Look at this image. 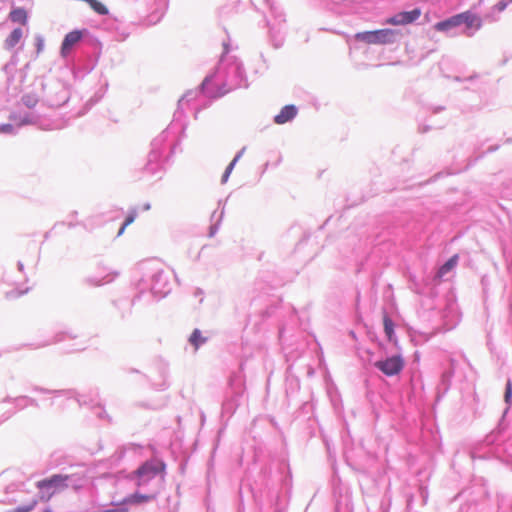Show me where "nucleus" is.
<instances>
[{
  "instance_id": "nucleus-8",
  "label": "nucleus",
  "mask_w": 512,
  "mask_h": 512,
  "mask_svg": "<svg viewBox=\"0 0 512 512\" xmlns=\"http://www.w3.org/2000/svg\"><path fill=\"white\" fill-rule=\"evenodd\" d=\"M296 114L297 108L294 105H286L281 109L279 114L275 116L274 121L276 124H285L292 120Z\"/></svg>"
},
{
  "instance_id": "nucleus-6",
  "label": "nucleus",
  "mask_w": 512,
  "mask_h": 512,
  "mask_svg": "<svg viewBox=\"0 0 512 512\" xmlns=\"http://www.w3.org/2000/svg\"><path fill=\"white\" fill-rule=\"evenodd\" d=\"M460 23L464 24L467 30H479L482 26L481 18L470 11L460 13Z\"/></svg>"
},
{
  "instance_id": "nucleus-26",
  "label": "nucleus",
  "mask_w": 512,
  "mask_h": 512,
  "mask_svg": "<svg viewBox=\"0 0 512 512\" xmlns=\"http://www.w3.org/2000/svg\"><path fill=\"white\" fill-rule=\"evenodd\" d=\"M229 175H230V173H228V172H226V171H225V173H224V175H223V177H222V181H223V182H226V181H227V179H228V177H229Z\"/></svg>"
},
{
  "instance_id": "nucleus-12",
  "label": "nucleus",
  "mask_w": 512,
  "mask_h": 512,
  "mask_svg": "<svg viewBox=\"0 0 512 512\" xmlns=\"http://www.w3.org/2000/svg\"><path fill=\"white\" fill-rule=\"evenodd\" d=\"M9 19L14 23L27 24L28 15L24 8L18 7L10 11Z\"/></svg>"
},
{
  "instance_id": "nucleus-24",
  "label": "nucleus",
  "mask_w": 512,
  "mask_h": 512,
  "mask_svg": "<svg viewBox=\"0 0 512 512\" xmlns=\"http://www.w3.org/2000/svg\"><path fill=\"white\" fill-rule=\"evenodd\" d=\"M104 512H128L127 508L107 509Z\"/></svg>"
},
{
  "instance_id": "nucleus-13",
  "label": "nucleus",
  "mask_w": 512,
  "mask_h": 512,
  "mask_svg": "<svg viewBox=\"0 0 512 512\" xmlns=\"http://www.w3.org/2000/svg\"><path fill=\"white\" fill-rule=\"evenodd\" d=\"M459 256L457 254L453 255L447 262H445L438 270L437 277L442 278L451 270H453L458 263Z\"/></svg>"
},
{
  "instance_id": "nucleus-25",
  "label": "nucleus",
  "mask_w": 512,
  "mask_h": 512,
  "mask_svg": "<svg viewBox=\"0 0 512 512\" xmlns=\"http://www.w3.org/2000/svg\"><path fill=\"white\" fill-rule=\"evenodd\" d=\"M43 48V40L42 39H38L37 40V49H38V52H40Z\"/></svg>"
},
{
  "instance_id": "nucleus-11",
  "label": "nucleus",
  "mask_w": 512,
  "mask_h": 512,
  "mask_svg": "<svg viewBox=\"0 0 512 512\" xmlns=\"http://www.w3.org/2000/svg\"><path fill=\"white\" fill-rule=\"evenodd\" d=\"M23 31L21 28H15L4 40V48L12 50L22 39Z\"/></svg>"
},
{
  "instance_id": "nucleus-14",
  "label": "nucleus",
  "mask_w": 512,
  "mask_h": 512,
  "mask_svg": "<svg viewBox=\"0 0 512 512\" xmlns=\"http://www.w3.org/2000/svg\"><path fill=\"white\" fill-rule=\"evenodd\" d=\"M211 84V80L206 78L203 83H202V88L203 90L205 91V93L209 96V97H212V98H216V97H220V96H223L224 94H226L228 92V89H220L218 90L217 92H213L210 90L209 86Z\"/></svg>"
},
{
  "instance_id": "nucleus-4",
  "label": "nucleus",
  "mask_w": 512,
  "mask_h": 512,
  "mask_svg": "<svg viewBox=\"0 0 512 512\" xmlns=\"http://www.w3.org/2000/svg\"><path fill=\"white\" fill-rule=\"evenodd\" d=\"M374 365L385 375L394 376L401 372L404 367V361L400 356H392L385 360L377 361Z\"/></svg>"
},
{
  "instance_id": "nucleus-21",
  "label": "nucleus",
  "mask_w": 512,
  "mask_h": 512,
  "mask_svg": "<svg viewBox=\"0 0 512 512\" xmlns=\"http://www.w3.org/2000/svg\"><path fill=\"white\" fill-rule=\"evenodd\" d=\"M26 291H10L7 293V297L10 299L16 298L24 294Z\"/></svg>"
},
{
  "instance_id": "nucleus-7",
  "label": "nucleus",
  "mask_w": 512,
  "mask_h": 512,
  "mask_svg": "<svg viewBox=\"0 0 512 512\" xmlns=\"http://www.w3.org/2000/svg\"><path fill=\"white\" fill-rule=\"evenodd\" d=\"M81 38H82V33L80 31L75 30V31L68 33L62 42V47H61L62 55L66 56L70 52L72 47L81 40Z\"/></svg>"
},
{
  "instance_id": "nucleus-17",
  "label": "nucleus",
  "mask_w": 512,
  "mask_h": 512,
  "mask_svg": "<svg viewBox=\"0 0 512 512\" xmlns=\"http://www.w3.org/2000/svg\"><path fill=\"white\" fill-rule=\"evenodd\" d=\"M383 325H384V332L389 340L392 339L394 335V323L391 320L390 317L387 315H384L383 317Z\"/></svg>"
},
{
  "instance_id": "nucleus-23",
  "label": "nucleus",
  "mask_w": 512,
  "mask_h": 512,
  "mask_svg": "<svg viewBox=\"0 0 512 512\" xmlns=\"http://www.w3.org/2000/svg\"><path fill=\"white\" fill-rule=\"evenodd\" d=\"M506 7H507V4H506V2H503V1L496 4L497 10L500 12L504 11L506 9Z\"/></svg>"
},
{
  "instance_id": "nucleus-15",
  "label": "nucleus",
  "mask_w": 512,
  "mask_h": 512,
  "mask_svg": "<svg viewBox=\"0 0 512 512\" xmlns=\"http://www.w3.org/2000/svg\"><path fill=\"white\" fill-rule=\"evenodd\" d=\"M205 341L206 338L202 336L199 329H195L189 338V342L194 346L195 350H197L201 344L205 343Z\"/></svg>"
},
{
  "instance_id": "nucleus-2",
  "label": "nucleus",
  "mask_w": 512,
  "mask_h": 512,
  "mask_svg": "<svg viewBox=\"0 0 512 512\" xmlns=\"http://www.w3.org/2000/svg\"><path fill=\"white\" fill-rule=\"evenodd\" d=\"M68 475L55 474L50 478L42 479L36 483V487L42 491L40 499L49 501L52 496L67 488Z\"/></svg>"
},
{
  "instance_id": "nucleus-20",
  "label": "nucleus",
  "mask_w": 512,
  "mask_h": 512,
  "mask_svg": "<svg viewBox=\"0 0 512 512\" xmlns=\"http://www.w3.org/2000/svg\"><path fill=\"white\" fill-rule=\"evenodd\" d=\"M239 158H240V155H237V156H236V157L231 161V163L227 166V168H226V170H225V171H226V172H228V173H231V172H232V170H233V168H234V166H235V164H236V162L238 161V159H239Z\"/></svg>"
},
{
  "instance_id": "nucleus-16",
  "label": "nucleus",
  "mask_w": 512,
  "mask_h": 512,
  "mask_svg": "<svg viewBox=\"0 0 512 512\" xmlns=\"http://www.w3.org/2000/svg\"><path fill=\"white\" fill-rule=\"evenodd\" d=\"M87 3L90 7L99 15H107L108 9L107 7L98 0H88Z\"/></svg>"
},
{
  "instance_id": "nucleus-22",
  "label": "nucleus",
  "mask_w": 512,
  "mask_h": 512,
  "mask_svg": "<svg viewBox=\"0 0 512 512\" xmlns=\"http://www.w3.org/2000/svg\"><path fill=\"white\" fill-rule=\"evenodd\" d=\"M0 131L5 133H11L13 131V126L11 124H5L0 127Z\"/></svg>"
},
{
  "instance_id": "nucleus-1",
  "label": "nucleus",
  "mask_w": 512,
  "mask_h": 512,
  "mask_svg": "<svg viewBox=\"0 0 512 512\" xmlns=\"http://www.w3.org/2000/svg\"><path fill=\"white\" fill-rule=\"evenodd\" d=\"M166 465L165 463L157 458H153L144 462L138 467L130 476V478L136 479V485L138 487L148 483L150 480L155 478L157 475L165 474Z\"/></svg>"
},
{
  "instance_id": "nucleus-18",
  "label": "nucleus",
  "mask_w": 512,
  "mask_h": 512,
  "mask_svg": "<svg viewBox=\"0 0 512 512\" xmlns=\"http://www.w3.org/2000/svg\"><path fill=\"white\" fill-rule=\"evenodd\" d=\"M136 217H137V211L136 210L130 211L129 214L127 215L123 225L119 229L117 236H121L124 233L126 227H128L130 224H132L135 221Z\"/></svg>"
},
{
  "instance_id": "nucleus-9",
  "label": "nucleus",
  "mask_w": 512,
  "mask_h": 512,
  "mask_svg": "<svg viewBox=\"0 0 512 512\" xmlns=\"http://www.w3.org/2000/svg\"><path fill=\"white\" fill-rule=\"evenodd\" d=\"M460 25H461V23H460V13H459V14H456L444 21H440V22L436 23L434 28L437 31L444 32V31H448L452 28L458 27Z\"/></svg>"
},
{
  "instance_id": "nucleus-19",
  "label": "nucleus",
  "mask_w": 512,
  "mask_h": 512,
  "mask_svg": "<svg viewBox=\"0 0 512 512\" xmlns=\"http://www.w3.org/2000/svg\"><path fill=\"white\" fill-rule=\"evenodd\" d=\"M511 397H512V383L510 380H508L506 383V386H505V393H504V400L508 405L511 404Z\"/></svg>"
},
{
  "instance_id": "nucleus-5",
  "label": "nucleus",
  "mask_w": 512,
  "mask_h": 512,
  "mask_svg": "<svg viewBox=\"0 0 512 512\" xmlns=\"http://www.w3.org/2000/svg\"><path fill=\"white\" fill-rule=\"evenodd\" d=\"M421 15L420 9L416 8L412 11L400 12L386 20L390 25H406L416 21Z\"/></svg>"
},
{
  "instance_id": "nucleus-3",
  "label": "nucleus",
  "mask_w": 512,
  "mask_h": 512,
  "mask_svg": "<svg viewBox=\"0 0 512 512\" xmlns=\"http://www.w3.org/2000/svg\"><path fill=\"white\" fill-rule=\"evenodd\" d=\"M397 34V31L392 29H379L356 33L355 39L369 45H385L394 43L396 41Z\"/></svg>"
},
{
  "instance_id": "nucleus-10",
  "label": "nucleus",
  "mask_w": 512,
  "mask_h": 512,
  "mask_svg": "<svg viewBox=\"0 0 512 512\" xmlns=\"http://www.w3.org/2000/svg\"><path fill=\"white\" fill-rule=\"evenodd\" d=\"M155 498L154 495L151 494H142L139 492H135L132 495L127 496L121 501V505L124 504H142L145 502H149Z\"/></svg>"
}]
</instances>
